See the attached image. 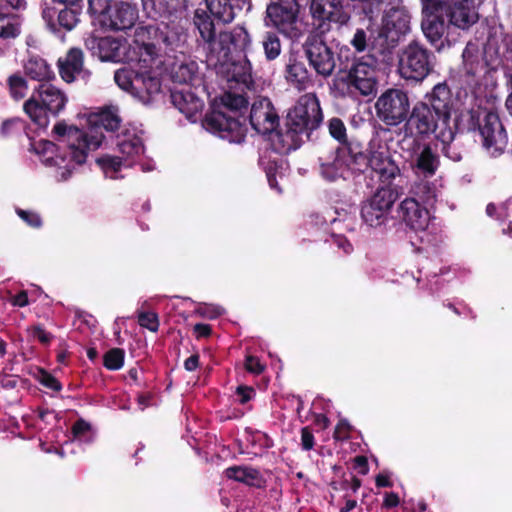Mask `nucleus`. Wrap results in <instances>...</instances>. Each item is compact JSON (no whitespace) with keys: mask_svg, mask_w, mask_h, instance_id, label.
Here are the masks:
<instances>
[{"mask_svg":"<svg viewBox=\"0 0 512 512\" xmlns=\"http://www.w3.org/2000/svg\"><path fill=\"white\" fill-rule=\"evenodd\" d=\"M88 123L92 127L90 132L85 133L76 126L68 125L61 121L54 125L53 133L59 142L67 146L69 158L66 152L48 140H40L30 144V151H34L41 157L45 167L57 181H66L72 175L75 167L86 161L90 151L98 149L104 139V135L96 128L103 127L107 131L116 130L121 118L116 106H108L91 113L88 116Z\"/></svg>","mask_w":512,"mask_h":512,"instance_id":"obj_1","label":"nucleus"},{"mask_svg":"<svg viewBox=\"0 0 512 512\" xmlns=\"http://www.w3.org/2000/svg\"><path fill=\"white\" fill-rule=\"evenodd\" d=\"M157 51L153 44L139 47V58L131 67L118 69L114 74L116 84L144 104H149L161 94V79L155 68Z\"/></svg>","mask_w":512,"mask_h":512,"instance_id":"obj_2","label":"nucleus"},{"mask_svg":"<svg viewBox=\"0 0 512 512\" xmlns=\"http://www.w3.org/2000/svg\"><path fill=\"white\" fill-rule=\"evenodd\" d=\"M323 123V112L315 93H306L299 97L296 104L288 110L280 154L300 148L311 139L312 133Z\"/></svg>","mask_w":512,"mask_h":512,"instance_id":"obj_3","label":"nucleus"},{"mask_svg":"<svg viewBox=\"0 0 512 512\" xmlns=\"http://www.w3.org/2000/svg\"><path fill=\"white\" fill-rule=\"evenodd\" d=\"M463 117L466 130L478 132L483 148L491 157L497 158L505 152L508 135L497 112L471 109Z\"/></svg>","mask_w":512,"mask_h":512,"instance_id":"obj_4","label":"nucleus"},{"mask_svg":"<svg viewBox=\"0 0 512 512\" xmlns=\"http://www.w3.org/2000/svg\"><path fill=\"white\" fill-rule=\"evenodd\" d=\"M434 134L441 142L454 140L456 129L449 122L428 106L426 101L419 100L410 109L406 123H404L405 137L425 138Z\"/></svg>","mask_w":512,"mask_h":512,"instance_id":"obj_5","label":"nucleus"},{"mask_svg":"<svg viewBox=\"0 0 512 512\" xmlns=\"http://www.w3.org/2000/svg\"><path fill=\"white\" fill-rule=\"evenodd\" d=\"M340 71L345 72L342 80L349 89L358 91L363 96H370L377 91L375 59L367 57L356 58L354 53L343 47L338 54Z\"/></svg>","mask_w":512,"mask_h":512,"instance_id":"obj_6","label":"nucleus"},{"mask_svg":"<svg viewBox=\"0 0 512 512\" xmlns=\"http://www.w3.org/2000/svg\"><path fill=\"white\" fill-rule=\"evenodd\" d=\"M437 56L420 40H412L401 49L398 72L402 79L422 83L435 71Z\"/></svg>","mask_w":512,"mask_h":512,"instance_id":"obj_7","label":"nucleus"},{"mask_svg":"<svg viewBox=\"0 0 512 512\" xmlns=\"http://www.w3.org/2000/svg\"><path fill=\"white\" fill-rule=\"evenodd\" d=\"M309 12L318 35L329 33L333 23L338 27L348 26L352 18L345 0H312Z\"/></svg>","mask_w":512,"mask_h":512,"instance_id":"obj_8","label":"nucleus"},{"mask_svg":"<svg viewBox=\"0 0 512 512\" xmlns=\"http://www.w3.org/2000/svg\"><path fill=\"white\" fill-rule=\"evenodd\" d=\"M67 102L66 96L56 87L43 84L37 92L24 103V111L29 118L40 126L48 123V113L57 115Z\"/></svg>","mask_w":512,"mask_h":512,"instance_id":"obj_9","label":"nucleus"},{"mask_svg":"<svg viewBox=\"0 0 512 512\" xmlns=\"http://www.w3.org/2000/svg\"><path fill=\"white\" fill-rule=\"evenodd\" d=\"M399 198L398 187L380 186L361 205V219L369 227L385 226L391 219L392 208Z\"/></svg>","mask_w":512,"mask_h":512,"instance_id":"obj_10","label":"nucleus"},{"mask_svg":"<svg viewBox=\"0 0 512 512\" xmlns=\"http://www.w3.org/2000/svg\"><path fill=\"white\" fill-rule=\"evenodd\" d=\"M300 5L297 0H285L271 3L266 9L265 22L292 40H298L302 34V23L299 20Z\"/></svg>","mask_w":512,"mask_h":512,"instance_id":"obj_11","label":"nucleus"},{"mask_svg":"<svg viewBox=\"0 0 512 512\" xmlns=\"http://www.w3.org/2000/svg\"><path fill=\"white\" fill-rule=\"evenodd\" d=\"M375 109L377 117L388 126L406 123L411 109L409 95L402 89H387L378 97Z\"/></svg>","mask_w":512,"mask_h":512,"instance_id":"obj_12","label":"nucleus"},{"mask_svg":"<svg viewBox=\"0 0 512 512\" xmlns=\"http://www.w3.org/2000/svg\"><path fill=\"white\" fill-rule=\"evenodd\" d=\"M258 135L270 148L280 154L281 136L280 116L270 98L258 95Z\"/></svg>","mask_w":512,"mask_h":512,"instance_id":"obj_13","label":"nucleus"},{"mask_svg":"<svg viewBox=\"0 0 512 512\" xmlns=\"http://www.w3.org/2000/svg\"><path fill=\"white\" fill-rule=\"evenodd\" d=\"M117 146L123 157L103 156L97 160L107 177L114 178V173L118 172L122 166H130L126 163L129 158L140 155L143 150L142 139L135 133L125 132L118 137Z\"/></svg>","mask_w":512,"mask_h":512,"instance_id":"obj_14","label":"nucleus"},{"mask_svg":"<svg viewBox=\"0 0 512 512\" xmlns=\"http://www.w3.org/2000/svg\"><path fill=\"white\" fill-rule=\"evenodd\" d=\"M318 36V34L308 36L303 44V50L309 65L318 75L326 78L332 75L336 67L335 55L326 42Z\"/></svg>","mask_w":512,"mask_h":512,"instance_id":"obj_15","label":"nucleus"},{"mask_svg":"<svg viewBox=\"0 0 512 512\" xmlns=\"http://www.w3.org/2000/svg\"><path fill=\"white\" fill-rule=\"evenodd\" d=\"M203 127L231 143H241L245 138V127L235 117L222 111L208 114L203 121Z\"/></svg>","mask_w":512,"mask_h":512,"instance_id":"obj_16","label":"nucleus"},{"mask_svg":"<svg viewBox=\"0 0 512 512\" xmlns=\"http://www.w3.org/2000/svg\"><path fill=\"white\" fill-rule=\"evenodd\" d=\"M443 3L438 0H422L421 28L427 40L434 46L441 43L446 30Z\"/></svg>","mask_w":512,"mask_h":512,"instance_id":"obj_17","label":"nucleus"},{"mask_svg":"<svg viewBox=\"0 0 512 512\" xmlns=\"http://www.w3.org/2000/svg\"><path fill=\"white\" fill-rule=\"evenodd\" d=\"M85 46L101 61H134L133 57L128 53L129 45L125 40L113 37L97 38L90 36L85 40Z\"/></svg>","mask_w":512,"mask_h":512,"instance_id":"obj_18","label":"nucleus"},{"mask_svg":"<svg viewBox=\"0 0 512 512\" xmlns=\"http://www.w3.org/2000/svg\"><path fill=\"white\" fill-rule=\"evenodd\" d=\"M411 15L404 6H395L387 10L382 19L379 35L395 46L401 37L410 32Z\"/></svg>","mask_w":512,"mask_h":512,"instance_id":"obj_19","label":"nucleus"},{"mask_svg":"<svg viewBox=\"0 0 512 512\" xmlns=\"http://www.w3.org/2000/svg\"><path fill=\"white\" fill-rule=\"evenodd\" d=\"M440 166V158L429 143H422L419 139L413 141V153L410 167L417 177L432 178Z\"/></svg>","mask_w":512,"mask_h":512,"instance_id":"obj_20","label":"nucleus"},{"mask_svg":"<svg viewBox=\"0 0 512 512\" xmlns=\"http://www.w3.org/2000/svg\"><path fill=\"white\" fill-rule=\"evenodd\" d=\"M138 19L137 9L129 3H114L101 16L99 21L103 27L111 30H126L134 26Z\"/></svg>","mask_w":512,"mask_h":512,"instance_id":"obj_21","label":"nucleus"},{"mask_svg":"<svg viewBox=\"0 0 512 512\" xmlns=\"http://www.w3.org/2000/svg\"><path fill=\"white\" fill-rule=\"evenodd\" d=\"M398 217L412 230L424 231L430 222V212L426 205L415 198H405L398 207Z\"/></svg>","mask_w":512,"mask_h":512,"instance_id":"obj_22","label":"nucleus"},{"mask_svg":"<svg viewBox=\"0 0 512 512\" xmlns=\"http://www.w3.org/2000/svg\"><path fill=\"white\" fill-rule=\"evenodd\" d=\"M371 170L378 176L382 186H392L394 180L402 176V169L388 151L371 152Z\"/></svg>","mask_w":512,"mask_h":512,"instance_id":"obj_23","label":"nucleus"},{"mask_svg":"<svg viewBox=\"0 0 512 512\" xmlns=\"http://www.w3.org/2000/svg\"><path fill=\"white\" fill-rule=\"evenodd\" d=\"M321 176L328 181L345 179L349 172L345 150L339 146L327 157H319Z\"/></svg>","mask_w":512,"mask_h":512,"instance_id":"obj_24","label":"nucleus"},{"mask_svg":"<svg viewBox=\"0 0 512 512\" xmlns=\"http://www.w3.org/2000/svg\"><path fill=\"white\" fill-rule=\"evenodd\" d=\"M422 101H426L428 106L434 110L435 115L439 114L442 119L451 122L452 93L445 82L436 84Z\"/></svg>","mask_w":512,"mask_h":512,"instance_id":"obj_25","label":"nucleus"},{"mask_svg":"<svg viewBox=\"0 0 512 512\" xmlns=\"http://www.w3.org/2000/svg\"><path fill=\"white\" fill-rule=\"evenodd\" d=\"M83 52L78 48H71L67 54L58 60L59 73L61 78L71 83L78 76L85 78L87 72L83 68Z\"/></svg>","mask_w":512,"mask_h":512,"instance_id":"obj_26","label":"nucleus"},{"mask_svg":"<svg viewBox=\"0 0 512 512\" xmlns=\"http://www.w3.org/2000/svg\"><path fill=\"white\" fill-rule=\"evenodd\" d=\"M171 99L173 105L191 122L196 121L197 115L204 107L203 101L191 89L174 90Z\"/></svg>","mask_w":512,"mask_h":512,"instance_id":"obj_27","label":"nucleus"},{"mask_svg":"<svg viewBox=\"0 0 512 512\" xmlns=\"http://www.w3.org/2000/svg\"><path fill=\"white\" fill-rule=\"evenodd\" d=\"M211 60L215 59V64H225L230 56L236 50L234 35L230 31H221L217 36L207 42Z\"/></svg>","mask_w":512,"mask_h":512,"instance_id":"obj_28","label":"nucleus"},{"mask_svg":"<svg viewBox=\"0 0 512 512\" xmlns=\"http://www.w3.org/2000/svg\"><path fill=\"white\" fill-rule=\"evenodd\" d=\"M259 164L262 166L269 187L278 194L283 192L282 183L286 178L287 165L281 157L264 160Z\"/></svg>","mask_w":512,"mask_h":512,"instance_id":"obj_29","label":"nucleus"},{"mask_svg":"<svg viewBox=\"0 0 512 512\" xmlns=\"http://www.w3.org/2000/svg\"><path fill=\"white\" fill-rule=\"evenodd\" d=\"M430 178L418 177L410 188V198H415L423 205L433 206L437 201V187Z\"/></svg>","mask_w":512,"mask_h":512,"instance_id":"obj_30","label":"nucleus"},{"mask_svg":"<svg viewBox=\"0 0 512 512\" xmlns=\"http://www.w3.org/2000/svg\"><path fill=\"white\" fill-rule=\"evenodd\" d=\"M349 171L363 173L368 167L371 168V153L366 154L359 145L352 143L343 145Z\"/></svg>","mask_w":512,"mask_h":512,"instance_id":"obj_31","label":"nucleus"},{"mask_svg":"<svg viewBox=\"0 0 512 512\" xmlns=\"http://www.w3.org/2000/svg\"><path fill=\"white\" fill-rule=\"evenodd\" d=\"M198 66L195 62H176L171 68V79L174 83L193 85L198 80Z\"/></svg>","mask_w":512,"mask_h":512,"instance_id":"obj_32","label":"nucleus"},{"mask_svg":"<svg viewBox=\"0 0 512 512\" xmlns=\"http://www.w3.org/2000/svg\"><path fill=\"white\" fill-rule=\"evenodd\" d=\"M25 73L34 80L44 81L51 77L52 71L44 59L31 56L24 64Z\"/></svg>","mask_w":512,"mask_h":512,"instance_id":"obj_33","label":"nucleus"},{"mask_svg":"<svg viewBox=\"0 0 512 512\" xmlns=\"http://www.w3.org/2000/svg\"><path fill=\"white\" fill-rule=\"evenodd\" d=\"M285 72L287 81L291 83L304 84L309 79V73L305 64L293 55L289 57Z\"/></svg>","mask_w":512,"mask_h":512,"instance_id":"obj_34","label":"nucleus"},{"mask_svg":"<svg viewBox=\"0 0 512 512\" xmlns=\"http://www.w3.org/2000/svg\"><path fill=\"white\" fill-rule=\"evenodd\" d=\"M210 13L224 23H230L235 18V10L230 0H206Z\"/></svg>","mask_w":512,"mask_h":512,"instance_id":"obj_35","label":"nucleus"},{"mask_svg":"<svg viewBox=\"0 0 512 512\" xmlns=\"http://www.w3.org/2000/svg\"><path fill=\"white\" fill-rule=\"evenodd\" d=\"M193 23L205 42L213 39L215 35L214 23L205 10L197 9L194 12Z\"/></svg>","mask_w":512,"mask_h":512,"instance_id":"obj_36","label":"nucleus"},{"mask_svg":"<svg viewBox=\"0 0 512 512\" xmlns=\"http://www.w3.org/2000/svg\"><path fill=\"white\" fill-rule=\"evenodd\" d=\"M262 47L268 61L276 59L281 53V42L274 32H267L263 36Z\"/></svg>","mask_w":512,"mask_h":512,"instance_id":"obj_37","label":"nucleus"},{"mask_svg":"<svg viewBox=\"0 0 512 512\" xmlns=\"http://www.w3.org/2000/svg\"><path fill=\"white\" fill-rule=\"evenodd\" d=\"M20 33V21L18 18L6 14H0V37H15Z\"/></svg>","mask_w":512,"mask_h":512,"instance_id":"obj_38","label":"nucleus"},{"mask_svg":"<svg viewBox=\"0 0 512 512\" xmlns=\"http://www.w3.org/2000/svg\"><path fill=\"white\" fill-rule=\"evenodd\" d=\"M328 131L331 137L337 140L341 146L348 145L347 129L342 119L333 117L328 120Z\"/></svg>","mask_w":512,"mask_h":512,"instance_id":"obj_39","label":"nucleus"},{"mask_svg":"<svg viewBox=\"0 0 512 512\" xmlns=\"http://www.w3.org/2000/svg\"><path fill=\"white\" fill-rule=\"evenodd\" d=\"M226 476L247 485H254L256 475L254 470L245 467H230L226 470Z\"/></svg>","mask_w":512,"mask_h":512,"instance_id":"obj_40","label":"nucleus"},{"mask_svg":"<svg viewBox=\"0 0 512 512\" xmlns=\"http://www.w3.org/2000/svg\"><path fill=\"white\" fill-rule=\"evenodd\" d=\"M9 89L11 96L15 100H19L25 97L28 91L26 80L19 75H12L8 79Z\"/></svg>","mask_w":512,"mask_h":512,"instance_id":"obj_41","label":"nucleus"},{"mask_svg":"<svg viewBox=\"0 0 512 512\" xmlns=\"http://www.w3.org/2000/svg\"><path fill=\"white\" fill-rule=\"evenodd\" d=\"M124 364V351L120 348L109 350L104 356V366L109 370H119Z\"/></svg>","mask_w":512,"mask_h":512,"instance_id":"obj_42","label":"nucleus"},{"mask_svg":"<svg viewBox=\"0 0 512 512\" xmlns=\"http://www.w3.org/2000/svg\"><path fill=\"white\" fill-rule=\"evenodd\" d=\"M370 42V35L367 30L363 28H357L354 32L350 44L355 51L361 53L368 49Z\"/></svg>","mask_w":512,"mask_h":512,"instance_id":"obj_43","label":"nucleus"},{"mask_svg":"<svg viewBox=\"0 0 512 512\" xmlns=\"http://www.w3.org/2000/svg\"><path fill=\"white\" fill-rule=\"evenodd\" d=\"M77 12L70 8H65L59 12L58 22L60 26L67 30H72L78 23Z\"/></svg>","mask_w":512,"mask_h":512,"instance_id":"obj_44","label":"nucleus"},{"mask_svg":"<svg viewBox=\"0 0 512 512\" xmlns=\"http://www.w3.org/2000/svg\"><path fill=\"white\" fill-rule=\"evenodd\" d=\"M90 430L91 427L89 423L85 422L84 420H79L73 425L72 434L76 440L89 442L92 438Z\"/></svg>","mask_w":512,"mask_h":512,"instance_id":"obj_45","label":"nucleus"},{"mask_svg":"<svg viewBox=\"0 0 512 512\" xmlns=\"http://www.w3.org/2000/svg\"><path fill=\"white\" fill-rule=\"evenodd\" d=\"M139 325L147 328L152 332H156L159 327L158 317L155 313L152 312H141L138 315Z\"/></svg>","mask_w":512,"mask_h":512,"instance_id":"obj_46","label":"nucleus"},{"mask_svg":"<svg viewBox=\"0 0 512 512\" xmlns=\"http://www.w3.org/2000/svg\"><path fill=\"white\" fill-rule=\"evenodd\" d=\"M222 103L231 110H238L246 105V100L241 95L226 93L222 97Z\"/></svg>","mask_w":512,"mask_h":512,"instance_id":"obj_47","label":"nucleus"},{"mask_svg":"<svg viewBox=\"0 0 512 512\" xmlns=\"http://www.w3.org/2000/svg\"><path fill=\"white\" fill-rule=\"evenodd\" d=\"M352 427L346 419H340L337 423L333 437L337 441H343L350 438Z\"/></svg>","mask_w":512,"mask_h":512,"instance_id":"obj_48","label":"nucleus"},{"mask_svg":"<svg viewBox=\"0 0 512 512\" xmlns=\"http://www.w3.org/2000/svg\"><path fill=\"white\" fill-rule=\"evenodd\" d=\"M17 215L33 228H39L42 225L40 216L32 211L17 209Z\"/></svg>","mask_w":512,"mask_h":512,"instance_id":"obj_49","label":"nucleus"},{"mask_svg":"<svg viewBox=\"0 0 512 512\" xmlns=\"http://www.w3.org/2000/svg\"><path fill=\"white\" fill-rule=\"evenodd\" d=\"M88 3L89 10L94 14H98L99 21L101 20L103 13L113 5L111 4V0H88Z\"/></svg>","mask_w":512,"mask_h":512,"instance_id":"obj_50","label":"nucleus"},{"mask_svg":"<svg viewBox=\"0 0 512 512\" xmlns=\"http://www.w3.org/2000/svg\"><path fill=\"white\" fill-rule=\"evenodd\" d=\"M254 395V389L250 386L239 385L236 388L237 402L244 405L248 403Z\"/></svg>","mask_w":512,"mask_h":512,"instance_id":"obj_51","label":"nucleus"},{"mask_svg":"<svg viewBox=\"0 0 512 512\" xmlns=\"http://www.w3.org/2000/svg\"><path fill=\"white\" fill-rule=\"evenodd\" d=\"M315 444V438L311 429L306 426L301 429V447L305 451L313 449Z\"/></svg>","mask_w":512,"mask_h":512,"instance_id":"obj_52","label":"nucleus"},{"mask_svg":"<svg viewBox=\"0 0 512 512\" xmlns=\"http://www.w3.org/2000/svg\"><path fill=\"white\" fill-rule=\"evenodd\" d=\"M452 141L442 142L443 143V153L444 155L451 159L454 162H459L462 160V153L457 149L455 145L452 144Z\"/></svg>","mask_w":512,"mask_h":512,"instance_id":"obj_53","label":"nucleus"},{"mask_svg":"<svg viewBox=\"0 0 512 512\" xmlns=\"http://www.w3.org/2000/svg\"><path fill=\"white\" fill-rule=\"evenodd\" d=\"M400 504L399 495L395 492H385L384 499L381 504V510H390L396 508Z\"/></svg>","mask_w":512,"mask_h":512,"instance_id":"obj_54","label":"nucleus"},{"mask_svg":"<svg viewBox=\"0 0 512 512\" xmlns=\"http://www.w3.org/2000/svg\"><path fill=\"white\" fill-rule=\"evenodd\" d=\"M353 468L360 474V475H367L369 472V464L368 459L364 455H357L353 459Z\"/></svg>","mask_w":512,"mask_h":512,"instance_id":"obj_55","label":"nucleus"},{"mask_svg":"<svg viewBox=\"0 0 512 512\" xmlns=\"http://www.w3.org/2000/svg\"><path fill=\"white\" fill-rule=\"evenodd\" d=\"M28 330L34 338L43 344H48L52 339V335L45 331L41 326H33Z\"/></svg>","mask_w":512,"mask_h":512,"instance_id":"obj_56","label":"nucleus"},{"mask_svg":"<svg viewBox=\"0 0 512 512\" xmlns=\"http://www.w3.org/2000/svg\"><path fill=\"white\" fill-rule=\"evenodd\" d=\"M40 382L44 386H46L52 390L58 391L61 389V385L59 384V382L52 375H50L49 373H47L45 371H41Z\"/></svg>","mask_w":512,"mask_h":512,"instance_id":"obj_57","label":"nucleus"},{"mask_svg":"<svg viewBox=\"0 0 512 512\" xmlns=\"http://www.w3.org/2000/svg\"><path fill=\"white\" fill-rule=\"evenodd\" d=\"M224 312V309L220 306H206L201 310V314L208 318H216Z\"/></svg>","mask_w":512,"mask_h":512,"instance_id":"obj_58","label":"nucleus"},{"mask_svg":"<svg viewBox=\"0 0 512 512\" xmlns=\"http://www.w3.org/2000/svg\"><path fill=\"white\" fill-rule=\"evenodd\" d=\"M375 484L378 488H386V487H392L393 483L390 480L389 476L383 473H379L375 477Z\"/></svg>","mask_w":512,"mask_h":512,"instance_id":"obj_59","label":"nucleus"},{"mask_svg":"<svg viewBox=\"0 0 512 512\" xmlns=\"http://www.w3.org/2000/svg\"><path fill=\"white\" fill-rule=\"evenodd\" d=\"M12 304L19 307H24L28 305L27 293L22 291L19 294H17L15 297H13Z\"/></svg>","mask_w":512,"mask_h":512,"instance_id":"obj_60","label":"nucleus"},{"mask_svg":"<svg viewBox=\"0 0 512 512\" xmlns=\"http://www.w3.org/2000/svg\"><path fill=\"white\" fill-rule=\"evenodd\" d=\"M7 6L11 7L15 10H24L26 9L27 2L26 0H2Z\"/></svg>","mask_w":512,"mask_h":512,"instance_id":"obj_61","label":"nucleus"},{"mask_svg":"<svg viewBox=\"0 0 512 512\" xmlns=\"http://www.w3.org/2000/svg\"><path fill=\"white\" fill-rule=\"evenodd\" d=\"M198 363H199L198 355H192L185 360L184 367L188 371H194L198 367Z\"/></svg>","mask_w":512,"mask_h":512,"instance_id":"obj_62","label":"nucleus"},{"mask_svg":"<svg viewBox=\"0 0 512 512\" xmlns=\"http://www.w3.org/2000/svg\"><path fill=\"white\" fill-rule=\"evenodd\" d=\"M258 445L264 448H270L273 446V440L266 434L258 431Z\"/></svg>","mask_w":512,"mask_h":512,"instance_id":"obj_63","label":"nucleus"},{"mask_svg":"<svg viewBox=\"0 0 512 512\" xmlns=\"http://www.w3.org/2000/svg\"><path fill=\"white\" fill-rule=\"evenodd\" d=\"M194 331L197 333L199 337H206L210 334L211 328L206 324H196L194 326Z\"/></svg>","mask_w":512,"mask_h":512,"instance_id":"obj_64","label":"nucleus"}]
</instances>
